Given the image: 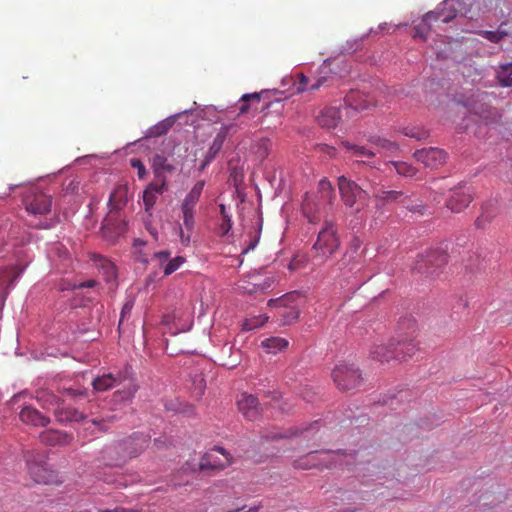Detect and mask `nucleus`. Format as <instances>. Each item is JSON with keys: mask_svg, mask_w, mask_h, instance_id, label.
I'll return each mask as SVG.
<instances>
[{"mask_svg": "<svg viewBox=\"0 0 512 512\" xmlns=\"http://www.w3.org/2000/svg\"><path fill=\"white\" fill-rule=\"evenodd\" d=\"M219 209L222 216L221 230L223 234H227L232 227L231 215L228 214L224 204H220Z\"/></svg>", "mask_w": 512, "mask_h": 512, "instance_id": "45", "label": "nucleus"}, {"mask_svg": "<svg viewBox=\"0 0 512 512\" xmlns=\"http://www.w3.org/2000/svg\"><path fill=\"white\" fill-rule=\"evenodd\" d=\"M255 100L257 102L260 101V94L259 93H251V94H244L241 97V101H243L242 105L239 107V114H245L249 110L248 101Z\"/></svg>", "mask_w": 512, "mask_h": 512, "instance_id": "46", "label": "nucleus"}, {"mask_svg": "<svg viewBox=\"0 0 512 512\" xmlns=\"http://www.w3.org/2000/svg\"><path fill=\"white\" fill-rule=\"evenodd\" d=\"M369 142L376 147V152L385 156H395L399 152V145L395 141H391L380 137H371Z\"/></svg>", "mask_w": 512, "mask_h": 512, "instance_id": "26", "label": "nucleus"}, {"mask_svg": "<svg viewBox=\"0 0 512 512\" xmlns=\"http://www.w3.org/2000/svg\"><path fill=\"white\" fill-rule=\"evenodd\" d=\"M184 262H185V258L182 256H177V257L169 260L164 265V269H163L164 275L165 276L171 275L176 270H178Z\"/></svg>", "mask_w": 512, "mask_h": 512, "instance_id": "44", "label": "nucleus"}, {"mask_svg": "<svg viewBox=\"0 0 512 512\" xmlns=\"http://www.w3.org/2000/svg\"><path fill=\"white\" fill-rule=\"evenodd\" d=\"M496 216V210L493 205H486L482 208L481 215L476 219V226L479 228H484L487 223L491 222L492 219Z\"/></svg>", "mask_w": 512, "mask_h": 512, "instance_id": "38", "label": "nucleus"}, {"mask_svg": "<svg viewBox=\"0 0 512 512\" xmlns=\"http://www.w3.org/2000/svg\"><path fill=\"white\" fill-rule=\"evenodd\" d=\"M130 165L137 170L139 179H144L147 175V170L143 162L138 158L130 159Z\"/></svg>", "mask_w": 512, "mask_h": 512, "instance_id": "48", "label": "nucleus"}, {"mask_svg": "<svg viewBox=\"0 0 512 512\" xmlns=\"http://www.w3.org/2000/svg\"><path fill=\"white\" fill-rule=\"evenodd\" d=\"M318 431V422H314L313 424L309 425L308 427H305L300 430V434H305L304 437L308 438V434L310 432H317Z\"/></svg>", "mask_w": 512, "mask_h": 512, "instance_id": "52", "label": "nucleus"}, {"mask_svg": "<svg viewBox=\"0 0 512 512\" xmlns=\"http://www.w3.org/2000/svg\"><path fill=\"white\" fill-rule=\"evenodd\" d=\"M92 385L93 388L98 392L106 391L114 386L122 385V388L118 389L113 395L115 402H125L131 400L137 392L138 388L132 378L122 374L114 376L111 373L97 377L93 380Z\"/></svg>", "mask_w": 512, "mask_h": 512, "instance_id": "3", "label": "nucleus"}, {"mask_svg": "<svg viewBox=\"0 0 512 512\" xmlns=\"http://www.w3.org/2000/svg\"><path fill=\"white\" fill-rule=\"evenodd\" d=\"M230 464L228 453L222 447H214L200 461L201 470H220Z\"/></svg>", "mask_w": 512, "mask_h": 512, "instance_id": "14", "label": "nucleus"}, {"mask_svg": "<svg viewBox=\"0 0 512 512\" xmlns=\"http://www.w3.org/2000/svg\"><path fill=\"white\" fill-rule=\"evenodd\" d=\"M346 103L353 109L362 111L372 105L371 99L359 91H351L345 98Z\"/></svg>", "mask_w": 512, "mask_h": 512, "instance_id": "28", "label": "nucleus"}, {"mask_svg": "<svg viewBox=\"0 0 512 512\" xmlns=\"http://www.w3.org/2000/svg\"><path fill=\"white\" fill-rule=\"evenodd\" d=\"M417 350V344L413 339H400L397 341L396 345V359L397 360H406L407 358L412 357Z\"/></svg>", "mask_w": 512, "mask_h": 512, "instance_id": "30", "label": "nucleus"}, {"mask_svg": "<svg viewBox=\"0 0 512 512\" xmlns=\"http://www.w3.org/2000/svg\"><path fill=\"white\" fill-rule=\"evenodd\" d=\"M447 262L448 253L446 249L435 248L429 250L426 255L419 256L414 269L421 273L433 274L437 269L445 266Z\"/></svg>", "mask_w": 512, "mask_h": 512, "instance_id": "10", "label": "nucleus"}, {"mask_svg": "<svg viewBox=\"0 0 512 512\" xmlns=\"http://www.w3.org/2000/svg\"><path fill=\"white\" fill-rule=\"evenodd\" d=\"M361 244H362L361 240L358 237H354L351 240L350 248L356 253L360 249Z\"/></svg>", "mask_w": 512, "mask_h": 512, "instance_id": "53", "label": "nucleus"}, {"mask_svg": "<svg viewBox=\"0 0 512 512\" xmlns=\"http://www.w3.org/2000/svg\"><path fill=\"white\" fill-rule=\"evenodd\" d=\"M341 119V114L336 107H325L316 116L317 123L327 129L335 128Z\"/></svg>", "mask_w": 512, "mask_h": 512, "instance_id": "21", "label": "nucleus"}, {"mask_svg": "<svg viewBox=\"0 0 512 512\" xmlns=\"http://www.w3.org/2000/svg\"><path fill=\"white\" fill-rule=\"evenodd\" d=\"M391 164H393L396 172L399 175H402L405 177H413L417 173V169L415 167H413L411 164H408L407 162L392 161Z\"/></svg>", "mask_w": 512, "mask_h": 512, "instance_id": "41", "label": "nucleus"}, {"mask_svg": "<svg viewBox=\"0 0 512 512\" xmlns=\"http://www.w3.org/2000/svg\"><path fill=\"white\" fill-rule=\"evenodd\" d=\"M471 0H444L435 11L426 13L414 27V39L426 41L434 22L448 23L458 14L466 16L470 11Z\"/></svg>", "mask_w": 512, "mask_h": 512, "instance_id": "1", "label": "nucleus"}, {"mask_svg": "<svg viewBox=\"0 0 512 512\" xmlns=\"http://www.w3.org/2000/svg\"><path fill=\"white\" fill-rule=\"evenodd\" d=\"M169 257H170V252L167 250L160 251V252H157L154 254V259L157 260L159 266L163 267V268H164V265L169 261Z\"/></svg>", "mask_w": 512, "mask_h": 512, "instance_id": "49", "label": "nucleus"}, {"mask_svg": "<svg viewBox=\"0 0 512 512\" xmlns=\"http://www.w3.org/2000/svg\"><path fill=\"white\" fill-rule=\"evenodd\" d=\"M28 473L34 482L39 484H52L56 482L54 471L47 467L46 454L35 450L24 452Z\"/></svg>", "mask_w": 512, "mask_h": 512, "instance_id": "4", "label": "nucleus"}, {"mask_svg": "<svg viewBox=\"0 0 512 512\" xmlns=\"http://www.w3.org/2000/svg\"><path fill=\"white\" fill-rule=\"evenodd\" d=\"M98 512H136L134 510H129L123 507H117L115 509H101Z\"/></svg>", "mask_w": 512, "mask_h": 512, "instance_id": "54", "label": "nucleus"}, {"mask_svg": "<svg viewBox=\"0 0 512 512\" xmlns=\"http://www.w3.org/2000/svg\"><path fill=\"white\" fill-rule=\"evenodd\" d=\"M339 246L340 241L335 224L330 220H325L312 247L313 261L318 265L323 264L337 251Z\"/></svg>", "mask_w": 512, "mask_h": 512, "instance_id": "2", "label": "nucleus"}, {"mask_svg": "<svg viewBox=\"0 0 512 512\" xmlns=\"http://www.w3.org/2000/svg\"><path fill=\"white\" fill-rule=\"evenodd\" d=\"M23 203L28 213L41 216L50 212L52 198L37 189H31L24 196Z\"/></svg>", "mask_w": 512, "mask_h": 512, "instance_id": "11", "label": "nucleus"}, {"mask_svg": "<svg viewBox=\"0 0 512 512\" xmlns=\"http://www.w3.org/2000/svg\"><path fill=\"white\" fill-rule=\"evenodd\" d=\"M126 203V191L124 188L118 187L111 193L108 205L111 210H120L122 207L126 205Z\"/></svg>", "mask_w": 512, "mask_h": 512, "instance_id": "34", "label": "nucleus"}, {"mask_svg": "<svg viewBox=\"0 0 512 512\" xmlns=\"http://www.w3.org/2000/svg\"><path fill=\"white\" fill-rule=\"evenodd\" d=\"M396 345L391 342L386 344L374 345L370 350V355L374 360L379 362H389L392 359H396Z\"/></svg>", "mask_w": 512, "mask_h": 512, "instance_id": "23", "label": "nucleus"}, {"mask_svg": "<svg viewBox=\"0 0 512 512\" xmlns=\"http://www.w3.org/2000/svg\"><path fill=\"white\" fill-rule=\"evenodd\" d=\"M496 77L502 87H512V63L501 65Z\"/></svg>", "mask_w": 512, "mask_h": 512, "instance_id": "37", "label": "nucleus"}, {"mask_svg": "<svg viewBox=\"0 0 512 512\" xmlns=\"http://www.w3.org/2000/svg\"><path fill=\"white\" fill-rule=\"evenodd\" d=\"M342 146L348 151H352L353 155L360 158H372L377 152L362 145H355L348 141L342 142Z\"/></svg>", "mask_w": 512, "mask_h": 512, "instance_id": "35", "label": "nucleus"}, {"mask_svg": "<svg viewBox=\"0 0 512 512\" xmlns=\"http://www.w3.org/2000/svg\"><path fill=\"white\" fill-rule=\"evenodd\" d=\"M289 342L282 337H270L261 342V346L267 353L277 354L288 348Z\"/></svg>", "mask_w": 512, "mask_h": 512, "instance_id": "33", "label": "nucleus"}, {"mask_svg": "<svg viewBox=\"0 0 512 512\" xmlns=\"http://www.w3.org/2000/svg\"><path fill=\"white\" fill-rule=\"evenodd\" d=\"M204 388H205V384H204V380L201 378L199 381H198V384H197V396L200 397L203 395V392H204Z\"/></svg>", "mask_w": 512, "mask_h": 512, "instance_id": "55", "label": "nucleus"}, {"mask_svg": "<svg viewBox=\"0 0 512 512\" xmlns=\"http://www.w3.org/2000/svg\"><path fill=\"white\" fill-rule=\"evenodd\" d=\"M19 417L23 423L36 427H44L50 422L49 417L43 415L32 406H25L21 410Z\"/></svg>", "mask_w": 512, "mask_h": 512, "instance_id": "20", "label": "nucleus"}, {"mask_svg": "<svg viewBox=\"0 0 512 512\" xmlns=\"http://www.w3.org/2000/svg\"><path fill=\"white\" fill-rule=\"evenodd\" d=\"M102 229H103L104 236L108 237V235H107L108 225L107 224L103 225Z\"/></svg>", "mask_w": 512, "mask_h": 512, "instance_id": "63", "label": "nucleus"}, {"mask_svg": "<svg viewBox=\"0 0 512 512\" xmlns=\"http://www.w3.org/2000/svg\"><path fill=\"white\" fill-rule=\"evenodd\" d=\"M56 419L60 423L79 422L85 418L83 412L70 406H57L54 411Z\"/></svg>", "mask_w": 512, "mask_h": 512, "instance_id": "25", "label": "nucleus"}, {"mask_svg": "<svg viewBox=\"0 0 512 512\" xmlns=\"http://www.w3.org/2000/svg\"><path fill=\"white\" fill-rule=\"evenodd\" d=\"M319 188L321 192L325 193L327 196H329L333 192L331 183L326 179L320 180Z\"/></svg>", "mask_w": 512, "mask_h": 512, "instance_id": "50", "label": "nucleus"}, {"mask_svg": "<svg viewBox=\"0 0 512 512\" xmlns=\"http://www.w3.org/2000/svg\"><path fill=\"white\" fill-rule=\"evenodd\" d=\"M167 189L164 184L150 183L143 193L145 210L149 211L156 203L157 194H162Z\"/></svg>", "mask_w": 512, "mask_h": 512, "instance_id": "27", "label": "nucleus"}, {"mask_svg": "<svg viewBox=\"0 0 512 512\" xmlns=\"http://www.w3.org/2000/svg\"><path fill=\"white\" fill-rule=\"evenodd\" d=\"M332 379L336 386L343 391L358 388L362 383L360 370L353 364L342 363L332 371Z\"/></svg>", "mask_w": 512, "mask_h": 512, "instance_id": "6", "label": "nucleus"}, {"mask_svg": "<svg viewBox=\"0 0 512 512\" xmlns=\"http://www.w3.org/2000/svg\"><path fill=\"white\" fill-rule=\"evenodd\" d=\"M401 133L416 140H423L428 137V131L419 127H404Z\"/></svg>", "mask_w": 512, "mask_h": 512, "instance_id": "42", "label": "nucleus"}, {"mask_svg": "<svg viewBox=\"0 0 512 512\" xmlns=\"http://www.w3.org/2000/svg\"><path fill=\"white\" fill-rule=\"evenodd\" d=\"M115 418V416H109V417H106V418H102V419H93L92 420V423L96 426H99V428L101 430H106L107 427L105 425L106 422H110V421H113Z\"/></svg>", "mask_w": 512, "mask_h": 512, "instance_id": "51", "label": "nucleus"}, {"mask_svg": "<svg viewBox=\"0 0 512 512\" xmlns=\"http://www.w3.org/2000/svg\"><path fill=\"white\" fill-rule=\"evenodd\" d=\"M180 236H181V241H182L183 243H188V242H189V240H190V236L188 235V236L186 237V239H184V233H183V230H182V229L180 230Z\"/></svg>", "mask_w": 512, "mask_h": 512, "instance_id": "59", "label": "nucleus"}, {"mask_svg": "<svg viewBox=\"0 0 512 512\" xmlns=\"http://www.w3.org/2000/svg\"><path fill=\"white\" fill-rule=\"evenodd\" d=\"M23 268L12 265L0 269V305H3L15 280L22 273Z\"/></svg>", "mask_w": 512, "mask_h": 512, "instance_id": "17", "label": "nucleus"}, {"mask_svg": "<svg viewBox=\"0 0 512 512\" xmlns=\"http://www.w3.org/2000/svg\"><path fill=\"white\" fill-rule=\"evenodd\" d=\"M261 235V225H257L253 228V231L249 232L248 239L245 240V248L243 249L242 253H247L250 250H253L257 244L259 243Z\"/></svg>", "mask_w": 512, "mask_h": 512, "instance_id": "40", "label": "nucleus"}, {"mask_svg": "<svg viewBox=\"0 0 512 512\" xmlns=\"http://www.w3.org/2000/svg\"><path fill=\"white\" fill-rule=\"evenodd\" d=\"M172 126V122L168 120L161 121L149 129V135L159 137L166 134Z\"/></svg>", "mask_w": 512, "mask_h": 512, "instance_id": "43", "label": "nucleus"}, {"mask_svg": "<svg viewBox=\"0 0 512 512\" xmlns=\"http://www.w3.org/2000/svg\"><path fill=\"white\" fill-rule=\"evenodd\" d=\"M67 393H68L69 395H71V396H76L77 394H79V395H83V393H82V392L76 393V391H74V390H67Z\"/></svg>", "mask_w": 512, "mask_h": 512, "instance_id": "60", "label": "nucleus"}, {"mask_svg": "<svg viewBox=\"0 0 512 512\" xmlns=\"http://www.w3.org/2000/svg\"><path fill=\"white\" fill-rule=\"evenodd\" d=\"M212 161H208V158H204L203 162L201 163V165L199 166V171L200 172H203L206 167L211 163Z\"/></svg>", "mask_w": 512, "mask_h": 512, "instance_id": "57", "label": "nucleus"}, {"mask_svg": "<svg viewBox=\"0 0 512 512\" xmlns=\"http://www.w3.org/2000/svg\"><path fill=\"white\" fill-rule=\"evenodd\" d=\"M410 210H411L412 212H420V213H422L421 209H418V206H416V207H411V208H410Z\"/></svg>", "mask_w": 512, "mask_h": 512, "instance_id": "64", "label": "nucleus"}, {"mask_svg": "<svg viewBox=\"0 0 512 512\" xmlns=\"http://www.w3.org/2000/svg\"><path fill=\"white\" fill-rule=\"evenodd\" d=\"M338 187L341 199L347 207L353 208L356 204L362 205L367 199V192L345 176L338 178Z\"/></svg>", "mask_w": 512, "mask_h": 512, "instance_id": "9", "label": "nucleus"}, {"mask_svg": "<svg viewBox=\"0 0 512 512\" xmlns=\"http://www.w3.org/2000/svg\"><path fill=\"white\" fill-rule=\"evenodd\" d=\"M238 409L249 421L256 420L260 415V407L257 397L251 394L242 393L237 401Z\"/></svg>", "mask_w": 512, "mask_h": 512, "instance_id": "18", "label": "nucleus"}, {"mask_svg": "<svg viewBox=\"0 0 512 512\" xmlns=\"http://www.w3.org/2000/svg\"><path fill=\"white\" fill-rule=\"evenodd\" d=\"M149 444V437L143 434H134L124 441L126 454L129 458L139 455Z\"/></svg>", "mask_w": 512, "mask_h": 512, "instance_id": "22", "label": "nucleus"}, {"mask_svg": "<svg viewBox=\"0 0 512 512\" xmlns=\"http://www.w3.org/2000/svg\"><path fill=\"white\" fill-rule=\"evenodd\" d=\"M28 473L34 482L39 484H52L56 482L54 471L47 467L46 454L35 450L24 452Z\"/></svg>", "mask_w": 512, "mask_h": 512, "instance_id": "5", "label": "nucleus"}, {"mask_svg": "<svg viewBox=\"0 0 512 512\" xmlns=\"http://www.w3.org/2000/svg\"><path fill=\"white\" fill-rule=\"evenodd\" d=\"M95 285V281L94 280H89L85 283H82L80 285V287H93Z\"/></svg>", "mask_w": 512, "mask_h": 512, "instance_id": "58", "label": "nucleus"}, {"mask_svg": "<svg viewBox=\"0 0 512 512\" xmlns=\"http://www.w3.org/2000/svg\"><path fill=\"white\" fill-rule=\"evenodd\" d=\"M331 69L330 64L326 61L319 67L318 74L313 78V81L310 77L300 73L297 75L296 91L298 93H302L305 91H314L319 89L322 86H329L332 81V76L330 75Z\"/></svg>", "mask_w": 512, "mask_h": 512, "instance_id": "8", "label": "nucleus"}, {"mask_svg": "<svg viewBox=\"0 0 512 512\" xmlns=\"http://www.w3.org/2000/svg\"><path fill=\"white\" fill-rule=\"evenodd\" d=\"M472 111L479 115L483 120L488 122H496L500 119L501 115L498 110L486 103L475 104L472 106Z\"/></svg>", "mask_w": 512, "mask_h": 512, "instance_id": "31", "label": "nucleus"}, {"mask_svg": "<svg viewBox=\"0 0 512 512\" xmlns=\"http://www.w3.org/2000/svg\"><path fill=\"white\" fill-rule=\"evenodd\" d=\"M478 97L480 98V100H484L486 97H488V94L485 92H481L478 94Z\"/></svg>", "mask_w": 512, "mask_h": 512, "instance_id": "61", "label": "nucleus"}, {"mask_svg": "<svg viewBox=\"0 0 512 512\" xmlns=\"http://www.w3.org/2000/svg\"><path fill=\"white\" fill-rule=\"evenodd\" d=\"M472 200L469 192L456 190L446 203L447 208L453 212H460L465 209Z\"/></svg>", "mask_w": 512, "mask_h": 512, "instance_id": "24", "label": "nucleus"}, {"mask_svg": "<svg viewBox=\"0 0 512 512\" xmlns=\"http://www.w3.org/2000/svg\"><path fill=\"white\" fill-rule=\"evenodd\" d=\"M226 134L223 132L218 133L212 141L208 151L205 154V157L208 158V161H213L214 158L221 151L223 144L225 142Z\"/></svg>", "mask_w": 512, "mask_h": 512, "instance_id": "36", "label": "nucleus"}, {"mask_svg": "<svg viewBox=\"0 0 512 512\" xmlns=\"http://www.w3.org/2000/svg\"><path fill=\"white\" fill-rule=\"evenodd\" d=\"M480 35H482L485 39L489 40L493 43H498L503 37L507 35L504 31H480Z\"/></svg>", "mask_w": 512, "mask_h": 512, "instance_id": "47", "label": "nucleus"}, {"mask_svg": "<svg viewBox=\"0 0 512 512\" xmlns=\"http://www.w3.org/2000/svg\"><path fill=\"white\" fill-rule=\"evenodd\" d=\"M270 148V139L260 138L251 145L250 152L254 156L255 161L262 163L268 157Z\"/></svg>", "mask_w": 512, "mask_h": 512, "instance_id": "29", "label": "nucleus"}, {"mask_svg": "<svg viewBox=\"0 0 512 512\" xmlns=\"http://www.w3.org/2000/svg\"><path fill=\"white\" fill-rule=\"evenodd\" d=\"M414 158L425 167L436 169L445 164L447 154L442 149L430 147L415 151Z\"/></svg>", "mask_w": 512, "mask_h": 512, "instance_id": "15", "label": "nucleus"}, {"mask_svg": "<svg viewBox=\"0 0 512 512\" xmlns=\"http://www.w3.org/2000/svg\"><path fill=\"white\" fill-rule=\"evenodd\" d=\"M178 164L180 162L176 164L169 162L168 157L161 153L154 154L151 159V168L155 178L165 186H167V175L174 173Z\"/></svg>", "mask_w": 512, "mask_h": 512, "instance_id": "16", "label": "nucleus"}, {"mask_svg": "<svg viewBox=\"0 0 512 512\" xmlns=\"http://www.w3.org/2000/svg\"><path fill=\"white\" fill-rule=\"evenodd\" d=\"M371 189L375 199L383 202H396L403 196L401 191L385 190L384 187L377 184H371Z\"/></svg>", "mask_w": 512, "mask_h": 512, "instance_id": "32", "label": "nucleus"}, {"mask_svg": "<svg viewBox=\"0 0 512 512\" xmlns=\"http://www.w3.org/2000/svg\"><path fill=\"white\" fill-rule=\"evenodd\" d=\"M334 454L324 451H312L307 455L294 461L293 466L297 469L308 470L312 468L330 467V460Z\"/></svg>", "mask_w": 512, "mask_h": 512, "instance_id": "13", "label": "nucleus"}, {"mask_svg": "<svg viewBox=\"0 0 512 512\" xmlns=\"http://www.w3.org/2000/svg\"><path fill=\"white\" fill-rule=\"evenodd\" d=\"M144 244H145V242H144V241H142V240H140V239H136V240L134 241V245H135V246H138V245H144Z\"/></svg>", "mask_w": 512, "mask_h": 512, "instance_id": "62", "label": "nucleus"}, {"mask_svg": "<svg viewBox=\"0 0 512 512\" xmlns=\"http://www.w3.org/2000/svg\"><path fill=\"white\" fill-rule=\"evenodd\" d=\"M205 186V181H197L191 190L186 194L185 198L181 203V211L183 214V225L188 231H192L194 228L195 220V207L200 199Z\"/></svg>", "mask_w": 512, "mask_h": 512, "instance_id": "7", "label": "nucleus"}, {"mask_svg": "<svg viewBox=\"0 0 512 512\" xmlns=\"http://www.w3.org/2000/svg\"><path fill=\"white\" fill-rule=\"evenodd\" d=\"M268 319L269 317L266 315H258L251 318H247L244 320L242 324V329L245 331H250L262 327L268 321Z\"/></svg>", "mask_w": 512, "mask_h": 512, "instance_id": "39", "label": "nucleus"}, {"mask_svg": "<svg viewBox=\"0 0 512 512\" xmlns=\"http://www.w3.org/2000/svg\"><path fill=\"white\" fill-rule=\"evenodd\" d=\"M105 262L108 264V269H109V278H115L116 277V273H115V268L114 266L107 260H105Z\"/></svg>", "mask_w": 512, "mask_h": 512, "instance_id": "56", "label": "nucleus"}, {"mask_svg": "<svg viewBox=\"0 0 512 512\" xmlns=\"http://www.w3.org/2000/svg\"><path fill=\"white\" fill-rule=\"evenodd\" d=\"M294 298V294H286L277 299H270L268 301L269 307H277L279 309L278 315L283 325H289L299 318V309L296 306L290 305V301Z\"/></svg>", "mask_w": 512, "mask_h": 512, "instance_id": "12", "label": "nucleus"}, {"mask_svg": "<svg viewBox=\"0 0 512 512\" xmlns=\"http://www.w3.org/2000/svg\"><path fill=\"white\" fill-rule=\"evenodd\" d=\"M42 443L48 446H67L72 443L73 436L60 430H45L40 434Z\"/></svg>", "mask_w": 512, "mask_h": 512, "instance_id": "19", "label": "nucleus"}]
</instances>
